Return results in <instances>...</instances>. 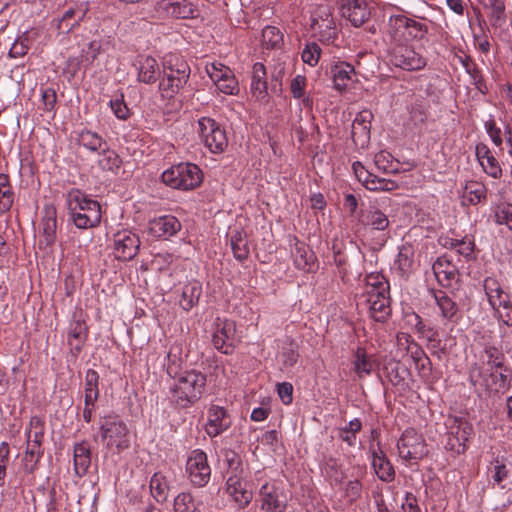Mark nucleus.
I'll return each mask as SVG.
<instances>
[{
    "label": "nucleus",
    "mask_w": 512,
    "mask_h": 512,
    "mask_svg": "<svg viewBox=\"0 0 512 512\" xmlns=\"http://www.w3.org/2000/svg\"><path fill=\"white\" fill-rule=\"evenodd\" d=\"M206 386V374L196 369L182 371L170 387L171 401L179 408H188L201 399Z\"/></svg>",
    "instance_id": "f257e3e1"
},
{
    "label": "nucleus",
    "mask_w": 512,
    "mask_h": 512,
    "mask_svg": "<svg viewBox=\"0 0 512 512\" xmlns=\"http://www.w3.org/2000/svg\"><path fill=\"white\" fill-rule=\"evenodd\" d=\"M70 220L79 229L96 227L101 222L102 211L98 201L79 189H71L66 196Z\"/></svg>",
    "instance_id": "f03ea898"
},
{
    "label": "nucleus",
    "mask_w": 512,
    "mask_h": 512,
    "mask_svg": "<svg viewBox=\"0 0 512 512\" xmlns=\"http://www.w3.org/2000/svg\"><path fill=\"white\" fill-rule=\"evenodd\" d=\"M387 56L395 67L407 71L420 70L426 65V60L413 47L399 38L386 35Z\"/></svg>",
    "instance_id": "7ed1b4c3"
},
{
    "label": "nucleus",
    "mask_w": 512,
    "mask_h": 512,
    "mask_svg": "<svg viewBox=\"0 0 512 512\" xmlns=\"http://www.w3.org/2000/svg\"><path fill=\"white\" fill-rule=\"evenodd\" d=\"M161 178L173 189L192 190L202 183L203 173L196 164L186 162L166 169Z\"/></svg>",
    "instance_id": "20e7f679"
},
{
    "label": "nucleus",
    "mask_w": 512,
    "mask_h": 512,
    "mask_svg": "<svg viewBox=\"0 0 512 512\" xmlns=\"http://www.w3.org/2000/svg\"><path fill=\"white\" fill-rule=\"evenodd\" d=\"M100 434L108 448L119 452L129 447V429L118 416H107L100 422Z\"/></svg>",
    "instance_id": "39448f33"
},
{
    "label": "nucleus",
    "mask_w": 512,
    "mask_h": 512,
    "mask_svg": "<svg viewBox=\"0 0 512 512\" xmlns=\"http://www.w3.org/2000/svg\"><path fill=\"white\" fill-rule=\"evenodd\" d=\"M200 136L205 146L212 153H221L228 145V139L224 128L214 119L202 117L198 120Z\"/></svg>",
    "instance_id": "423d86ee"
},
{
    "label": "nucleus",
    "mask_w": 512,
    "mask_h": 512,
    "mask_svg": "<svg viewBox=\"0 0 512 512\" xmlns=\"http://www.w3.org/2000/svg\"><path fill=\"white\" fill-rule=\"evenodd\" d=\"M186 472L194 486L204 487L209 482L211 468L204 451L196 449L190 453L186 462Z\"/></svg>",
    "instance_id": "0eeeda50"
},
{
    "label": "nucleus",
    "mask_w": 512,
    "mask_h": 512,
    "mask_svg": "<svg viewBox=\"0 0 512 512\" xmlns=\"http://www.w3.org/2000/svg\"><path fill=\"white\" fill-rule=\"evenodd\" d=\"M260 508L265 512H284L288 504L287 494L275 482L265 483L259 491Z\"/></svg>",
    "instance_id": "6e6552de"
},
{
    "label": "nucleus",
    "mask_w": 512,
    "mask_h": 512,
    "mask_svg": "<svg viewBox=\"0 0 512 512\" xmlns=\"http://www.w3.org/2000/svg\"><path fill=\"white\" fill-rule=\"evenodd\" d=\"M401 29H406L413 39H423L428 33V26L405 15H392L388 22V36L401 39Z\"/></svg>",
    "instance_id": "1a4fd4ad"
},
{
    "label": "nucleus",
    "mask_w": 512,
    "mask_h": 512,
    "mask_svg": "<svg viewBox=\"0 0 512 512\" xmlns=\"http://www.w3.org/2000/svg\"><path fill=\"white\" fill-rule=\"evenodd\" d=\"M212 341L216 349L225 354L231 353L238 342L235 322L229 319L217 318Z\"/></svg>",
    "instance_id": "9d476101"
},
{
    "label": "nucleus",
    "mask_w": 512,
    "mask_h": 512,
    "mask_svg": "<svg viewBox=\"0 0 512 512\" xmlns=\"http://www.w3.org/2000/svg\"><path fill=\"white\" fill-rule=\"evenodd\" d=\"M206 70L219 91L226 95L238 94V81L229 67L221 63H213L210 66H207Z\"/></svg>",
    "instance_id": "9b49d317"
},
{
    "label": "nucleus",
    "mask_w": 512,
    "mask_h": 512,
    "mask_svg": "<svg viewBox=\"0 0 512 512\" xmlns=\"http://www.w3.org/2000/svg\"><path fill=\"white\" fill-rule=\"evenodd\" d=\"M398 452L404 460L419 459L426 454L424 440L414 429H406L397 442Z\"/></svg>",
    "instance_id": "f8f14e48"
},
{
    "label": "nucleus",
    "mask_w": 512,
    "mask_h": 512,
    "mask_svg": "<svg viewBox=\"0 0 512 512\" xmlns=\"http://www.w3.org/2000/svg\"><path fill=\"white\" fill-rule=\"evenodd\" d=\"M352 169L357 179L369 190L372 191H392L398 188L395 181L379 178L378 176L370 173L361 162H354Z\"/></svg>",
    "instance_id": "ddd939ff"
},
{
    "label": "nucleus",
    "mask_w": 512,
    "mask_h": 512,
    "mask_svg": "<svg viewBox=\"0 0 512 512\" xmlns=\"http://www.w3.org/2000/svg\"><path fill=\"white\" fill-rule=\"evenodd\" d=\"M155 9L167 16L178 19H189L196 17L197 10L188 0H159Z\"/></svg>",
    "instance_id": "4468645a"
},
{
    "label": "nucleus",
    "mask_w": 512,
    "mask_h": 512,
    "mask_svg": "<svg viewBox=\"0 0 512 512\" xmlns=\"http://www.w3.org/2000/svg\"><path fill=\"white\" fill-rule=\"evenodd\" d=\"M140 240L137 235L124 231L115 235L114 253L115 257L122 261L133 259L138 252Z\"/></svg>",
    "instance_id": "2eb2a0df"
},
{
    "label": "nucleus",
    "mask_w": 512,
    "mask_h": 512,
    "mask_svg": "<svg viewBox=\"0 0 512 512\" xmlns=\"http://www.w3.org/2000/svg\"><path fill=\"white\" fill-rule=\"evenodd\" d=\"M231 426V419L227 413V411L218 405H212L208 409L207 413V423L205 425L206 434L213 438L224 431H226Z\"/></svg>",
    "instance_id": "dca6fc26"
},
{
    "label": "nucleus",
    "mask_w": 512,
    "mask_h": 512,
    "mask_svg": "<svg viewBox=\"0 0 512 512\" xmlns=\"http://www.w3.org/2000/svg\"><path fill=\"white\" fill-rule=\"evenodd\" d=\"M148 229L154 237L168 239L180 231L181 223L173 215H164L151 220Z\"/></svg>",
    "instance_id": "f3484780"
},
{
    "label": "nucleus",
    "mask_w": 512,
    "mask_h": 512,
    "mask_svg": "<svg viewBox=\"0 0 512 512\" xmlns=\"http://www.w3.org/2000/svg\"><path fill=\"white\" fill-rule=\"evenodd\" d=\"M312 28L324 33L322 37L327 39L335 35L336 24L332 16V8L328 5H320L312 16Z\"/></svg>",
    "instance_id": "a211bd4d"
},
{
    "label": "nucleus",
    "mask_w": 512,
    "mask_h": 512,
    "mask_svg": "<svg viewBox=\"0 0 512 512\" xmlns=\"http://www.w3.org/2000/svg\"><path fill=\"white\" fill-rule=\"evenodd\" d=\"M341 14L355 27H360L370 18V10L365 0H350L342 4Z\"/></svg>",
    "instance_id": "6ab92c4d"
},
{
    "label": "nucleus",
    "mask_w": 512,
    "mask_h": 512,
    "mask_svg": "<svg viewBox=\"0 0 512 512\" xmlns=\"http://www.w3.org/2000/svg\"><path fill=\"white\" fill-rule=\"evenodd\" d=\"M372 113L370 111H361L355 117L352 123L351 136L356 145L365 146L370 139V122Z\"/></svg>",
    "instance_id": "aec40b11"
},
{
    "label": "nucleus",
    "mask_w": 512,
    "mask_h": 512,
    "mask_svg": "<svg viewBox=\"0 0 512 512\" xmlns=\"http://www.w3.org/2000/svg\"><path fill=\"white\" fill-rule=\"evenodd\" d=\"M432 269L438 283L443 287H451L458 280L457 268L445 257H439Z\"/></svg>",
    "instance_id": "412c9836"
},
{
    "label": "nucleus",
    "mask_w": 512,
    "mask_h": 512,
    "mask_svg": "<svg viewBox=\"0 0 512 512\" xmlns=\"http://www.w3.org/2000/svg\"><path fill=\"white\" fill-rule=\"evenodd\" d=\"M227 493L234 499L240 508L246 507L252 500V493L246 489L241 475H229L226 481Z\"/></svg>",
    "instance_id": "4be33fe9"
},
{
    "label": "nucleus",
    "mask_w": 512,
    "mask_h": 512,
    "mask_svg": "<svg viewBox=\"0 0 512 512\" xmlns=\"http://www.w3.org/2000/svg\"><path fill=\"white\" fill-rule=\"evenodd\" d=\"M41 225L43 238L41 242H44L46 246H51L56 240L57 229V212L54 206L44 207Z\"/></svg>",
    "instance_id": "5701e85b"
},
{
    "label": "nucleus",
    "mask_w": 512,
    "mask_h": 512,
    "mask_svg": "<svg viewBox=\"0 0 512 512\" xmlns=\"http://www.w3.org/2000/svg\"><path fill=\"white\" fill-rule=\"evenodd\" d=\"M359 221L361 224L379 231L386 230L390 224L387 215L373 206L361 210Z\"/></svg>",
    "instance_id": "b1692460"
},
{
    "label": "nucleus",
    "mask_w": 512,
    "mask_h": 512,
    "mask_svg": "<svg viewBox=\"0 0 512 512\" xmlns=\"http://www.w3.org/2000/svg\"><path fill=\"white\" fill-rule=\"evenodd\" d=\"M372 467L381 481L391 482L395 478L393 465L382 450L372 451Z\"/></svg>",
    "instance_id": "393cba45"
},
{
    "label": "nucleus",
    "mask_w": 512,
    "mask_h": 512,
    "mask_svg": "<svg viewBox=\"0 0 512 512\" xmlns=\"http://www.w3.org/2000/svg\"><path fill=\"white\" fill-rule=\"evenodd\" d=\"M366 303L371 316L378 322L385 321L386 317L390 314L388 294H372V296L366 298Z\"/></svg>",
    "instance_id": "a878e982"
},
{
    "label": "nucleus",
    "mask_w": 512,
    "mask_h": 512,
    "mask_svg": "<svg viewBox=\"0 0 512 512\" xmlns=\"http://www.w3.org/2000/svg\"><path fill=\"white\" fill-rule=\"evenodd\" d=\"M251 92L259 101H264L267 98L266 69L262 63H255L253 65Z\"/></svg>",
    "instance_id": "bb28decb"
},
{
    "label": "nucleus",
    "mask_w": 512,
    "mask_h": 512,
    "mask_svg": "<svg viewBox=\"0 0 512 512\" xmlns=\"http://www.w3.org/2000/svg\"><path fill=\"white\" fill-rule=\"evenodd\" d=\"M91 465V450L87 442L82 441L74 446V468L75 473L84 476Z\"/></svg>",
    "instance_id": "cd10ccee"
},
{
    "label": "nucleus",
    "mask_w": 512,
    "mask_h": 512,
    "mask_svg": "<svg viewBox=\"0 0 512 512\" xmlns=\"http://www.w3.org/2000/svg\"><path fill=\"white\" fill-rule=\"evenodd\" d=\"M354 73V67L346 62H340L332 66L331 74L335 89L339 91L346 89L352 81Z\"/></svg>",
    "instance_id": "c85d7f7f"
},
{
    "label": "nucleus",
    "mask_w": 512,
    "mask_h": 512,
    "mask_svg": "<svg viewBox=\"0 0 512 512\" xmlns=\"http://www.w3.org/2000/svg\"><path fill=\"white\" fill-rule=\"evenodd\" d=\"M487 191L484 183L475 180L467 181L463 187V201L470 205H477L486 200Z\"/></svg>",
    "instance_id": "c756f323"
},
{
    "label": "nucleus",
    "mask_w": 512,
    "mask_h": 512,
    "mask_svg": "<svg viewBox=\"0 0 512 512\" xmlns=\"http://www.w3.org/2000/svg\"><path fill=\"white\" fill-rule=\"evenodd\" d=\"M374 361L365 348L358 347L353 355V370L362 379L373 372Z\"/></svg>",
    "instance_id": "7c9ffc66"
},
{
    "label": "nucleus",
    "mask_w": 512,
    "mask_h": 512,
    "mask_svg": "<svg viewBox=\"0 0 512 512\" xmlns=\"http://www.w3.org/2000/svg\"><path fill=\"white\" fill-rule=\"evenodd\" d=\"M159 72L157 61L151 56H144L138 60L139 81L150 84L156 81Z\"/></svg>",
    "instance_id": "2f4dec72"
},
{
    "label": "nucleus",
    "mask_w": 512,
    "mask_h": 512,
    "mask_svg": "<svg viewBox=\"0 0 512 512\" xmlns=\"http://www.w3.org/2000/svg\"><path fill=\"white\" fill-rule=\"evenodd\" d=\"M378 292H381V294H389L388 281L380 273L373 272L367 274L365 277L363 296L367 298L372 296V294L378 295Z\"/></svg>",
    "instance_id": "473e14b6"
},
{
    "label": "nucleus",
    "mask_w": 512,
    "mask_h": 512,
    "mask_svg": "<svg viewBox=\"0 0 512 512\" xmlns=\"http://www.w3.org/2000/svg\"><path fill=\"white\" fill-rule=\"evenodd\" d=\"M88 11L87 5H79L71 7L65 11L58 23V29L66 30L69 32L73 27L77 26L82 21Z\"/></svg>",
    "instance_id": "72a5a7b5"
},
{
    "label": "nucleus",
    "mask_w": 512,
    "mask_h": 512,
    "mask_svg": "<svg viewBox=\"0 0 512 512\" xmlns=\"http://www.w3.org/2000/svg\"><path fill=\"white\" fill-rule=\"evenodd\" d=\"M164 72H174L173 76L186 84L190 75V67L177 55H169L164 59Z\"/></svg>",
    "instance_id": "f704fd0d"
},
{
    "label": "nucleus",
    "mask_w": 512,
    "mask_h": 512,
    "mask_svg": "<svg viewBox=\"0 0 512 512\" xmlns=\"http://www.w3.org/2000/svg\"><path fill=\"white\" fill-rule=\"evenodd\" d=\"M87 328L81 321H74L68 330V344L74 354H78L86 340Z\"/></svg>",
    "instance_id": "c9c22d12"
},
{
    "label": "nucleus",
    "mask_w": 512,
    "mask_h": 512,
    "mask_svg": "<svg viewBox=\"0 0 512 512\" xmlns=\"http://www.w3.org/2000/svg\"><path fill=\"white\" fill-rule=\"evenodd\" d=\"M292 256L294 259V264L299 269L309 271L314 264L315 257L313 252L306 244L299 242L298 240H296L292 250Z\"/></svg>",
    "instance_id": "e433bc0d"
},
{
    "label": "nucleus",
    "mask_w": 512,
    "mask_h": 512,
    "mask_svg": "<svg viewBox=\"0 0 512 512\" xmlns=\"http://www.w3.org/2000/svg\"><path fill=\"white\" fill-rule=\"evenodd\" d=\"M231 249L238 261H244L249 256V245L244 231L235 229L230 236Z\"/></svg>",
    "instance_id": "4c0bfd02"
},
{
    "label": "nucleus",
    "mask_w": 512,
    "mask_h": 512,
    "mask_svg": "<svg viewBox=\"0 0 512 512\" xmlns=\"http://www.w3.org/2000/svg\"><path fill=\"white\" fill-rule=\"evenodd\" d=\"M150 491L157 502L167 500L169 492V483L166 476L161 472H156L150 479Z\"/></svg>",
    "instance_id": "58836bf2"
},
{
    "label": "nucleus",
    "mask_w": 512,
    "mask_h": 512,
    "mask_svg": "<svg viewBox=\"0 0 512 512\" xmlns=\"http://www.w3.org/2000/svg\"><path fill=\"white\" fill-rule=\"evenodd\" d=\"M202 502L197 501L190 493H179L173 503L175 512H202Z\"/></svg>",
    "instance_id": "ea45409f"
},
{
    "label": "nucleus",
    "mask_w": 512,
    "mask_h": 512,
    "mask_svg": "<svg viewBox=\"0 0 512 512\" xmlns=\"http://www.w3.org/2000/svg\"><path fill=\"white\" fill-rule=\"evenodd\" d=\"M437 306L441 311V316L448 320L453 321L458 313V306L449 296L443 291H438L434 294Z\"/></svg>",
    "instance_id": "a19ab883"
},
{
    "label": "nucleus",
    "mask_w": 512,
    "mask_h": 512,
    "mask_svg": "<svg viewBox=\"0 0 512 512\" xmlns=\"http://www.w3.org/2000/svg\"><path fill=\"white\" fill-rule=\"evenodd\" d=\"M201 293L202 288L198 283L185 285L180 299L181 307L186 311L192 309L198 303Z\"/></svg>",
    "instance_id": "79ce46f5"
},
{
    "label": "nucleus",
    "mask_w": 512,
    "mask_h": 512,
    "mask_svg": "<svg viewBox=\"0 0 512 512\" xmlns=\"http://www.w3.org/2000/svg\"><path fill=\"white\" fill-rule=\"evenodd\" d=\"M173 75L174 72H164V77L159 83V89L164 98H172L185 85L184 82Z\"/></svg>",
    "instance_id": "37998d69"
},
{
    "label": "nucleus",
    "mask_w": 512,
    "mask_h": 512,
    "mask_svg": "<svg viewBox=\"0 0 512 512\" xmlns=\"http://www.w3.org/2000/svg\"><path fill=\"white\" fill-rule=\"evenodd\" d=\"M99 375L93 370L89 369L85 376V402L94 405L99 396L98 389Z\"/></svg>",
    "instance_id": "c03bdc74"
},
{
    "label": "nucleus",
    "mask_w": 512,
    "mask_h": 512,
    "mask_svg": "<svg viewBox=\"0 0 512 512\" xmlns=\"http://www.w3.org/2000/svg\"><path fill=\"white\" fill-rule=\"evenodd\" d=\"M77 140L80 145L94 152L102 150L105 146H107L106 142L99 134L90 130L81 131Z\"/></svg>",
    "instance_id": "a18cd8bd"
},
{
    "label": "nucleus",
    "mask_w": 512,
    "mask_h": 512,
    "mask_svg": "<svg viewBox=\"0 0 512 512\" xmlns=\"http://www.w3.org/2000/svg\"><path fill=\"white\" fill-rule=\"evenodd\" d=\"M471 426L465 421H455L451 427L450 434L455 437L458 445V454L463 453L466 449V442L471 435Z\"/></svg>",
    "instance_id": "49530a36"
},
{
    "label": "nucleus",
    "mask_w": 512,
    "mask_h": 512,
    "mask_svg": "<svg viewBox=\"0 0 512 512\" xmlns=\"http://www.w3.org/2000/svg\"><path fill=\"white\" fill-rule=\"evenodd\" d=\"M414 263L413 249L411 246H402L399 249L395 265L400 272V275L405 277L408 276L412 270Z\"/></svg>",
    "instance_id": "de8ad7c7"
},
{
    "label": "nucleus",
    "mask_w": 512,
    "mask_h": 512,
    "mask_svg": "<svg viewBox=\"0 0 512 512\" xmlns=\"http://www.w3.org/2000/svg\"><path fill=\"white\" fill-rule=\"evenodd\" d=\"M45 426L43 420L38 416H32L29 426L26 429V442L42 445Z\"/></svg>",
    "instance_id": "09e8293b"
},
{
    "label": "nucleus",
    "mask_w": 512,
    "mask_h": 512,
    "mask_svg": "<svg viewBox=\"0 0 512 512\" xmlns=\"http://www.w3.org/2000/svg\"><path fill=\"white\" fill-rule=\"evenodd\" d=\"M362 423L360 419L354 418L349 421L345 426L340 427L338 430V437L349 446H355L356 434L361 430Z\"/></svg>",
    "instance_id": "8fccbe9b"
},
{
    "label": "nucleus",
    "mask_w": 512,
    "mask_h": 512,
    "mask_svg": "<svg viewBox=\"0 0 512 512\" xmlns=\"http://www.w3.org/2000/svg\"><path fill=\"white\" fill-rule=\"evenodd\" d=\"M122 161L119 155L106 146L102 149L100 154L98 165L102 170L114 172L120 168Z\"/></svg>",
    "instance_id": "3c124183"
},
{
    "label": "nucleus",
    "mask_w": 512,
    "mask_h": 512,
    "mask_svg": "<svg viewBox=\"0 0 512 512\" xmlns=\"http://www.w3.org/2000/svg\"><path fill=\"white\" fill-rule=\"evenodd\" d=\"M411 357L414 361L415 367L418 370L419 375L423 379H428L432 372V363L429 357L420 348L412 352Z\"/></svg>",
    "instance_id": "603ef678"
},
{
    "label": "nucleus",
    "mask_w": 512,
    "mask_h": 512,
    "mask_svg": "<svg viewBox=\"0 0 512 512\" xmlns=\"http://www.w3.org/2000/svg\"><path fill=\"white\" fill-rule=\"evenodd\" d=\"M262 44L267 49L280 48L283 44V34L275 26H266L262 30Z\"/></svg>",
    "instance_id": "864d4df0"
},
{
    "label": "nucleus",
    "mask_w": 512,
    "mask_h": 512,
    "mask_svg": "<svg viewBox=\"0 0 512 512\" xmlns=\"http://www.w3.org/2000/svg\"><path fill=\"white\" fill-rule=\"evenodd\" d=\"M384 373L389 381L393 385H398L404 380V373L407 372V369L403 367L398 361L393 359L388 360L384 364Z\"/></svg>",
    "instance_id": "5fc2aeb1"
},
{
    "label": "nucleus",
    "mask_w": 512,
    "mask_h": 512,
    "mask_svg": "<svg viewBox=\"0 0 512 512\" xmlns=\"http://www.w3.org/2000/svg\"><path fill=\"white\" fill-rule=\"evenodd\" d=\"M483 287H484L485 293L488 297V301H489L490 305L494 309H496L497 299L502 298L506 292L503 291V289L501 288L497 279H495L493 277H487L484 280Z\"/></svg>",
    "instance_id": "6e6d98bb"
},
{
    "label": "nucleus",
    "mask_w": 512,
    "mask_h": 512,
    "mask_svg": "<svg viewBox=\"0 0 512 512\" xmlns=\"http://www.w3.org/2000/svg\"><path fill=\"white\" fill-rule=\"evenodd\" d=\"M43 456L42 445L27 442L26 452H25V467L26 470L30 473L34 471L39 462L40 458Z\"/></svg>",
    "instance_id": "4d7b16f0"
},
{
    "label": "nucleus",
    "mask_w": 512,
    "mask_h": 512,
    "mask_svg": "<svg viewBox=\"0 0 512 512\" xmlns=\"http://www.w3.org/2000/svg\"><path fill=\"white\" fill-rule=\"evenodd\" d=\"M306 77L303 75H296L290 84V90L295 99H302L305 106H310L311 100L305 97Z\"/></svg>",
    "instance_id": "13d9d810"
},
{
    "label": "nucleus",
    "mask_w": 512,
    "mask_h": 512,
    "mask_svg": "<svg viewBox=\"0 0 512 512\" xmlns=\"http://www.w3.org/2000/svg\"><path fill=\"white\" fill-rule=\"evenodd\" d=\"M222 455L224 462L228 466L230 475H241L243 468L240 455L231 449H224Z\"/></svg>",
    "instance_id": "bf43d9fd"
},
{
    "label": "nucleus",
    "mask_w": 512,
    "mask_h": 512,
    "mask_svg": "<svg viewBox=\"0 0 512 512\" xmlns=\"http://www.w3.org/2000/svg\"><path fill=\"white\" fill-rule=\"evenodd\" d=\"M13 192L9 188V178L6 174H0V206L7 211L13 204Z\"/></svg>",
    "instance_id": "052dcab7"
},
{
    "label": "nucleus",
    "mask_w": 512,
    "mask_h": 512,
    "mask_svg": "<svg viewBox=\"0 0 512 512\" xmlns=\"http://www.w3.org/2000/svg\"><path fill=\"white\" fill-rule=\"evenodd\" d=\"M374 163L376 167L385 172L391 173L397 171V162H395L393 156L386 151H380L374 157Z\"/></svg>",
    "instance_id": "680f3d73"
},
{
    "label": "nucleus",
    "mask_w": 512,
    "mask_h": 512,
    "mask_svg": "<svg viewBox=\"0 0 512 512\" xmlns=\"http://www.w3.org/2000/svg\"><path fill=\"white\" fill-rule=\"evenodd\" d=\"M494 220L496 224L506 225L512 231V204L500 205L495 212Z\"/></svg>",
    "instance_id": "e2e57ef3"
},
{
    "label": "nucleus",
    "mask_w": 512,
    "mask_h": 512,
    "mask_svg": "<svg viewBox=\"0 0 512 512\" xmlns=\"http://www.w3.org/2000/svg\"><path fill=\"white\" fill-rule=\"evenodd\" d=\"M321 48L317 43H308L302 51V60L304 63L314 67L320 58Z\"/></svg>",
    "instance_id": "0e129e2a"
},
{
    "label": "nucleus",
    "mask_w": 512,
    "mask_h": 512,
    "mask_svg": "<svg viewBox=\"0 0 512 512\" xmlns=\"http://www.w3.org/2000/svg\"><path fill=\"white\" fill-rule=\"evenodd\" d=\"M483 171L494 179H499L502 176V169L498 160L493 156H487L486 159L480 162Z\"/></svg>",
    "instance_id": "69168bd1"
},
{
    "label": "nucleus",
    "mask_w": 512,
    "mask_h": 512,
    "mask_svg": "<svg viewBox=\"0 0 512 512\" xmlns=\"http://www.w3.org/2000/svg\"><path fill=\"white\" fill-rule=\"evenodd\" d=\"M109 106L118 119L127 120L129 118L130 110L124 101L123 94L120 98L110 100Z\"/></svg>",
    "instance_id": "338daca9"
},
{
    "label": "nucleus",
    "mask_w": 512,
    "mask_h": 512,
    "mask_svg": "<svg viewBox=\"0 0 512 512\" xmlns=\"http://www.w3.org/2000/svg\"><path fill=\"white\" fill-rule=\"evenodd\" d=\"M485 354L487 356V365L491 369L503 367L505 356L496 347H486Z\"/></svg>",
    "instance_id": "774afa93"
}]
</instances>
